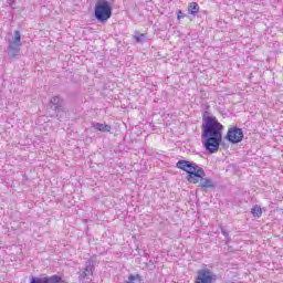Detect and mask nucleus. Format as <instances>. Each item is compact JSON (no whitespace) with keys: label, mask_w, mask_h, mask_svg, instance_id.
<instances>
[{"label":"nucleus","mask_w":283,"mask_h":283,"mask_svg":"<svg viewBox=\"0 0 283 283\" xmlns=\"http://www.w3.org/2000/svg\"><path fill=\"white\" fill-rule=\"evenodd\" d=\"M226 138L231 145H238V143H242L244 139V130L238 128V126H232L228 129Z\"/></svg>","instance_id":"6"},{"label":"nucleus","mask_w":283,"mask_h":283,"mask_svg":"<svg viewBox=\"0 0 283 283\" xmlns=\"http://www.w3.org/2000/svg\"><path fill=\"white\" fill-rule=\"evenodd\" d=\"M112 3L107 0H97L94 7V17L98 23H107L112 19Z\"/></svg>","instance_id":"3"},{"label":"nucleus","mask_w":283,"mask_h":283,"mask_svg":"<svg viewBox=\"0 0 283 283\" xmlns=\"http://www.w3.org/2000/svg\"><path fill=\"white\" fill-rule=\"evenodd\" d=\"M96 270V259L91 258L86 261L85 268L77 272L78 275V282L82 283H91L92 282V275H94V271Z\"/></svg>","instance_id":"5"},{"label":"nucleus","mask_w":283,"mask_h":283,"mask_svg":"<svg viewBox=\"0 0 283 283\" xmlns=\"http://www.w3.org/2000/svg\"><path fill=\"white\" fill-rule=\"evenodd\" d=\"M188 11H189V14H191L192 17H196V14L200 12V6L198 4V2H190L188 4Z\"/></svg>","instance_id":"11"},{"label":"nucleus","mask_w":283,"mask_h":283,"mask_svg":"<svg viewBox=\"0 0 283 283\" xmlns=\"http://www.w3.org/2000/svg\"><path fill=\"white\" fill-rule=\"evenodd\" d=\"M13 4H14V0H7V6L12 8Z\"/></svg>","instance_id":"17"},{"label":"nucleus","mask_w":283,"mask_h":283,"mask_svg":"<svg viewBox=\"0 0 283 283\" xmlns=\"http://www.w3.org/2000/svg\"><path fill=\"white\" fill-rule=\"evenodd\" d=\"M224 126L218 122L216 116L205 111L202 114L201 143L207 151L216 154L222 143V130Z\"/></svg>","instance_id":"1"},{"label":"nucleus","mask_w":283,"mask_h":283,"mask_svg":"<svg viewBox=\"0 0 283 283\" xmlns=\"http://www.w3.org/2000/svg\"><path fill=\"white\" fill-rule=\"evenodd\" d=\"M251 213L253 218H262V207H260L259 205L253 206V208L251 209Z\"/></svg>","instance_id":"13"},{"label":"nucleus","mask_w":283,"mask_h":283,"mask_svg":"<svg viewBox=\"0 0 283 283\" xmlns=\"http://www.w3.org/2000/svg\"><path fill=\"white\" fill-rule=\"evenodd\" d=\"M176 167L188 174L187 180L191 185H198L199 182L201 189H216V182L211 178H207L205 169L197 164L189 160H179Z\"/></svg>","instance_id":"2"},{"label":"nucleus","mask_w":283,"mask_h":283,"mask_svg":"<svg viewBox=\"0 0 283 283\" xmlns=\"http://www.w3.org/2000/svg\"><path fill=\"white\" fill-rule=\"evenodd\" d=\"M134 39L136 40V43H145V39H147V35H145V33H136L134 35Z\"/></svg>","instance_id":"14"},{"label":"nucleus","mask_w":283,"mask_h":283,"mask_svg":"<svg viewBox=\"0 0 283 283\" xmlns=\"http://www.w3.org/2000/svg\"><path fill=\"white\" fill-rule=\"evenodd\" d=\"M92 127L97 132H103V133L112 132V126L106 124L92 123Z\"/></svg>","instance_id":"10"},{"label":"nucleus","mask_w":283,"mask_h":283,"mask_svg":"<svg viewBox=\"0 0 283 283\" xmlns=\"http://www.w3.org/2000/svg\"><path fill=\"white\" fill-rule=\"evenodd\" d=\"M29 283H67L66 281H63L59 274H54L52 276L42 275V276H31V280Z\"/></svg>","instance_id":"9"},{"label":"nucleus","mask_w":283,"mask_h":283,"mask_svg":"<svg viewBox=\"0 0 283 283\" xmlns=\"http://www.w3.org/2000/svg\"><path fill=\"white\" fill-rule=\"evenodd\" d=\"M51 103V109H53V112H56V118L61 119L63 118V116H66L67 114V109L65 107H63V103H64V99L56 95V96H53L50 101Z\"/></svg>","instance_id":"7"},{"label":"nucleus","mask_w":283,"mask_h":283,"mask_svg":"<svg viewBox=\"0 0 283 283\" xmlns=\"http://www.w3.org/2000/svg\"><path fill=\"white\" fill-rule=\"evenodd\" d=\"M7 54L10 59H17L21 52V32L19 30L13 32V38L8 41Z\"/></svg>","instance_id":"4"},{"label":"nucleus","mask_w":283,"mask_h":283,"mask_svg":"<svg viewBox=\"0 0 283 283\" xmlns=\"http://www.w3.org/2000/svg\"><path fill=\"white\" fill-rule=\"evenodd\" d=\"M218 275L213 273L211 270L205 268L198 271L197 279L195 283H213L217 282Z\"/></svg>","instance_id":"8"},{"label":"nucleus","mask_w":283,"mask_h":283,"mask_svg":"<svg viewBox=\"0 0 283 283\" xmlns=\"http://www.w3.org/2000/svg\"><path fill=\"white\" fill-rule=\"evenodd\" d=\"M123 283H143V276L140 274H130Z\"/></svg>","instance_id":"12"},{"label":"nucleus","mask_w":283,"mask_h":283,"mask_svg":"<svg viewBox=\"0 0 283 283\" xmlns=\"http://www.w3.org/2000/svg\"><path fill=\"white\" fill-rule=\"evenodd\" d=\"M221 233L226 238V244H229V242H231V237H229V233L227 232V230L224 228H221Z\"/></svg>","instance_id":"15"},{"label":"nucleus","mask_w":283,"mask_h":283,"mask_svg":"<svg viewBox=\"0 0 283 283\" xmlns=\"http://www.w3.org/2000/svg\"><path fill=\"white\" fill-rule=\"evenodd\" d=\"M177 19L180 20V19H185V13L182 12V10H179L177 12Z\"/></svg>","instance_id":"16"}]
</instances>
